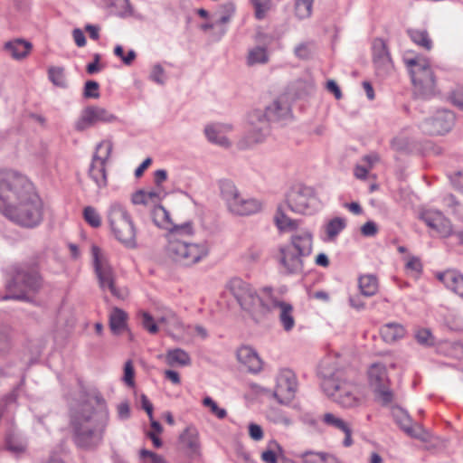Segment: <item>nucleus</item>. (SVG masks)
Returning <instances> with one entry per match:
<instances>
[{
	"label": "nucleus",
	"mask_w": 463,
	"mask_h": 463,
	"mask_svg": "<svg viewBox=\"0 0 463 463\" xmlns=\"http://www.w3.org/2000/svg\"><path fill=\"white\" fill-rule=\"evenodd\" d=\"M291 88L295 91V96L300 98L304 95L308 94L313 90L314 85L311 80L298 79L292 83Z\"/></svg>",
	"instance_id": "46"
},
{
	"label": "nucleus",
	"mask_w": 463,
	"mask_h": 463,
	"mask_svg": "<svg viewBox=\"0 0 463 463\" xmlns=\"http://www.w3.org/2000/svg\"><path fill=\"white\" fill-rule=\"evenodd\" d=\"M298 383L295 373L289 369H282L278 377L274 396L281 404L289 403L296 395Z\"/></svg>",
	"instance_id": "17"
},
{
	"label": "nucleus",
	"mask_w": 463,
	"mask_h": 463,
	"mask_svg": "<svg viewBox=\"0 0 463 463\" xmlns=\"http://www.w3.org/2000/svg\"><path fill=\"white\" fill-rule=\"evenodd\" d=\"M392 147L396 151H406L409 149L410 143L408 138L403 137H394L391 142Z\"/></svg>",
	"instance_id": "57"
},
{
	"label": "nucleus",
	"mask_w": 463,
	"mask_h": 463,
	"mask_svg": "<svg viewBox=\"0 0 463 463\" xmlns=\"http://www.w3.org/2000/svg\"><path fill=\"white\" fill-rule=\"evenodd\" d=\"M83 217L86 222L93 228H99L101 225V217L92 206H86L83 209Z\"/></svg>",
	"instance_id": "45"
},
{
	"label": "nucleus",
	"mask_w": 463,
	"mask_h": 463,
	"mask_svg": "<svg viewBox=\"0 0 463 463\" xmlns=\"http://www.w3.org/2000/svg\"><path fill=\"white\" fill-rule=\"evenodd\" d=\"M32 48V43L23 39L8 41L4 44V49L15 60L25 58L31 52Z\"/></svg>",
	"instance_id": "26"
},
{
	"label": "nucleus",
	"mask_w": 463,
	"mask_h": 463,
	"mask_svg": "<svg viewBox=\"0 0 463 463\" xmlns=\"http://www.w3.org/2000/svg\"><path fill=\"white\" fill-rule=\"evenodd\" d=\"M269 311L274 308L279 309V321L282 326V328L286 332H290L295 326V317L293 316V306L288 302L282 301L274 298L273 296H269Z\"/></svg>",
	"instance_id": "22"
},
{
	"label": "nucleus",
	"mask_w": 463,
	"mask_h": 463,
	"mask_svg": "<svg viewBox=\"0 0 463 463\" xmlns=\"http://www.w3.org/2000/svg\"><path fill=\"white\" fill-rule=\"evenodd\" d=\"M313 235L309 231L296 232L290 241L279 247L278 260L287 274H298L304 269V259L312 252Z\"/></svg>",
	"instance_id": "4"
},
{
	"label": "nucleus",
	"mask_w": 463,
	"mask_h": 463,
	"mask_svg": "<svg viewBox=\"0 0 463 463\" xmlns=\"http://www.w3.org/2000/svg\"><path fill=\"white\" fill-rule=\"evenodd\" d=\"M149 77L151 80L159 85H164L165 83V72L160 64L154 65Z\"/></svg>",
	"instance_id": "54"
},
{
	"label": "nucleus",
	"mask_w": 463,
	"mask_h": 463,
	"mask_svg": "<svg viewBox=\"0 0 463 463\" xmlns=\"http://www.w3.org/2000/svg\"><path fill=\"white\" fill-rule=\"evenodd\" d=\"M94 399L98 408L87 401L79 403L71 412L73 441L78 448L86 450L101 444L109 419L104 399L99 395Z\"/></svg>",
	"instance_id": "1"
},
{
	"label": "nucleus",
	"mask_w": 463,
	"mask_h": 463,
	"mask_svg": "<svg viewBox=\"0 0 463 463\" xmlns=\"http://www.w3.org/2000/svg\"><path fill=\"white\" fill-rule=\"evenodd\" d=\"M274 221L279 231H294L297 230L299 225L298 220H293L287 216L280 207L277 210Z\"/></svg>",
	"instance_id": "39"
},
{
	"label": "nucleus",
	"mask_w": 463,
	"mask_h": 463,
	"mask_svg": "<svg viewBox=\"0 0 463 463\" xmlns=\"http://www.w3.org/2000/svg\"><path fill=\"white\" fill-rule=\"evenodd\" d=\"M116 119L117 117L106 109L98 106H89L82 110L75 128L77 130L82 131L98 123H110Z\"/></svg>",
	"instance_id": "18"
},
{
	"label": "nucleus",
	"mask_w": 463,
	"mask_h": 463,
	"mask_svg": "<svg viewBox=\"0 0 463 463\" xmlns=\"http://www.w3.org/2000/svg\"><path fill=\"white\" fill-rule=\"evenodd\" d=\"M170 258L180 265L190 267L204 259L209 253V247L205 241L191 243L187 241L173 240L167 245Z\"/></svg>",
	"instance_id": "12"
},
{
	"label": "nucleus",
	"mask_w": 463,
	"mask_h": 463,
	"mask_svg": "<svg viewBox=\"0 0 463 463\" xmlns=\"http://www.w3.org/2000/svg\"><path fill=\"white\" fill-rule=\"evenodd\" d=\"M403 61L409 70L416 95L430 98L436 91V78L429 61L420 56H404Z\"/></svg>",
	"instance_id": "8"
},
{
	"label": "nucleus",
	"mask_w": 463,
	"mask_h": 463,
	"mask_svg": "<svg viewBox=\"0 0 463 463\" xmlns=\"http://www.w3.org/2000/svg\"><path fill=\"white\" fill-rule=\"evenodd\" d=\"M220 195L225 202L227 208L241 194L235 184L229 179L219 181Z\"/></svg>",
	"instance_id": "32"
},
{
	"label": "nucleus",
	"mask_w": 463,
	"mask_h": 463,
	"mask_svg": "<svg viewBox=\"0 0 463 463\" xmlns=\"http://www.w3.org/2000/svg\"><path fill=\"white\" fill-rule=\"evenodd\" d=\"M380 333L384 342L391 344L402 338L405 329L400 324L388 323L381 327Z\"/></svg>",
	"instance_id": "31"
},
{
	"label": "nucleus",
	"mask_w": 463,
	"mask_h": 463,
	"mask_svg": "<svg viewBox=\"0 0 463 463\" xmlns=\"http://www.w3.org/2000/svg\"><path fill=\"white\" fill-rule=\"evenodd\" d=\"M6 449L15 456H19L26 449V442L24 439L14 433L9 432L5 439Z\"/></svg>",
	"instance_id": "37"
},
{
	"label": "nucleus",
	"mask_w": 463,
	"mask_h": 463,
	"mask_svg": "<svg viewBox=\"0 0 463 463\" xmlns=\"http://www.w3.org/2000/svg\"><path fill=\"white\" fill-rule=\"evenodd\" d=\"M368 378L371 386L374 389L383 404L392 402L393 393L389 387V378L386 367L382 363H374L368 369Z\"/></svg>",
	"instance_id": "15"
},
{
	"label": "nucleus",
	"mask_w": 463,
	"mask_h": 463,
	"mask_svg": "<svg viewBox=\"0 0 463 463\" xmlns=\"http://www.w3.org/2000/svg\"><path fill=\"white\" fill-rule=\"evenodd\" d=\"M361 293L365 297H372L378 290V280L374 275H363L358 279Z\"/></svg>",
	"instance_id": "36"
},
{
	"label": "nucleus",
	"mask_w": 463,
	"mask_h": 463,
	"mask_svg": "<svg viewBox=\"0 0 463 463\" xmlns=\"http://www.w3.org/2000/svg\"><path fill=\"white\" fill-rule=\"evenodd\" d=\"M106 218L116 240L126 248L136 249L137 247V229L131 215L122 203H111L108 207Z\"/></svg>",
	"instance_id": "7"
},
{
	"label": "nucleus",
	"mask_w": 463,
	"mask_h": 463,
	"mask_svg": "<svg viewBox=\"0 0 463 463\" xmlns=\"http://www.w3.org/2000/svg\"><path fill=\"white\" fill-rule=\"evenodd\" d=\"M420 218L430 229L441 237L447 238L453 233L450 221L439 211H423Z\"/></svg>",
	"instance_id": "19"
},
{
	"label": "nucleus",
	"mask_w": 463,
	"mask_h": 463,
	"mask_svg": "<svg viewBox=\"0 0 463 463\" xmlns=\"http://www.w3.org/2000/svg\"><path fill=\"white\" fill-rule=\"evenodd\" d=\"M194 234V227L192 222H186L180 225L173 224L169 229L168 233V243H171L173 240L185 241L184 236H191Z\"/></svg>",
	"instance_id": "35"
},
{
	"label": "nucleus",
	"mask_w": 463,
	"mask_h": 463,
	"mask_svg": "<svg viewBox=\"0 0 463 463\" xmlns=\"http://www.w3.org/2000/svg\"><path fill=\"white\" fill-rule=\"evenodd\" d=\"M13 346L11 330L6 326H0V359L7 357Z\"/></svg>",
	"instance_id": "40"
},
{
	"label": "nucleus",
	"mask_w": 463,
	"mask_h": 463,
	"mask_svg": "<svg viewBox=\"0 0 463 463\" xmlns=\"http://www.w3.org/2000/svg\"><path fill=\"white\" fill-rule=\"evenodd\" d=\"M323 421L326 425L334 427L341 431H345L346 429L349 428L347 422H345L343 419L330 412H327L323 416Z\"/></svg>",
	"instance_id": "48"
},
{
	"label": "nucleus",
	"mask_w": 463,
	"mask_h": 463,
	"mask_svg": "<svg viewBox=\"0 0 463 463\" xmlns=\"http://www.w3.org/2000/svg\"><path fill=\"white\" fill-rule=\"evenodd\" d=\"M100 59V54L95 53L93 55V61L89 63L86 67V71L89 74H95L100 71V67L99 65Z\"/></svg>",
	"instance_id": "64"
},
{
	"label": "nucleus",
	"mask_w": 463,
	"mask_h": 463,
	"mask_svg": "<svg viewBox=\"0 0 463 463\" xmlns=\"http://www.w3.org/2000/svg\"><path fill=\"white\" fill-rule=\"evenodd\" d=\"M295 55L299 59H308L311 56V49L307 43H300L295 47Z\"/></svg>",
	"instance_id": "59"
},
{
	"label": "nucleus",
	"mask_w": 463,
	"mask_h": 463,
	"mask_svg": "<svg viewBox=\"0 0 463 463\" xmlns=\"http://www.w3.org/2000/svg\"><path fill=\"white\" fill-rule=\"evenodd\" d=\"M152 219L156 226L168 231L173 225L169 213L162 205H156L153 209Z\"/></svg>",
	"instance_id": "38"
},
{
	"label": "nucleus",
	"mask_w": 463,
	"mask_h": 463,
	"mask_svg": "<svg viewBox=\"0 0 463 463\" xmlns=\"http://www.w3.org/2000/svg\"><path fill=\"white\" fill-rule=\"evenodd\" d=\"M141 323L143 327L150 334H156L158 331V325L155 322L153 317L147 312L141 313Z\"/></svg>",
	"instance_id": "53"
},
{
	"label": "nucleus",
	"mask_w": 463,
	"mask_h": 463,
	"mask_svg": "<svg viewBox=\"0 0 463 463\" xmlns=\"http://www.w3.org/2000/svg\"><path fill=\"white\" fill-rule=\"evenodd\" d=\"M112 148L113 144L111 141L103 140L97 145L96 152L93 155L89 168V176L99 189L105 188L108 185L106 163L111 155Z\"/></svg>",
	"instance_id": "14"
},
{
	"label": "nucleus",
	"mask_w": 463,
	"mask_h": 463,
	"mask_svg": "<svg viewBox=\"0 0 463 463\" xmlns=\"http://www.w3.org/2000/svg\"><path fill=\"white\" fill-rule=\"evenodd\" d=\"M203 404L208 407L213 414L222 420L227 416V411L223 408H220L218 404L209 396L203 400Z\"/></svg>",
	"instance_id": "51"
},
{
	"label": "nucleus",
	"mask_w": 463,
	"mask_h": 463,
	"mask_svg": "<svg viewBox=\"0 0 463 463\" xmlns=\"http://www.w3.org/2000/svg\"><path fill=\"white\" fill-rule=\"evenodd\" d=\"M406 33L410 39L419 47L426 51H430L432 49V40L430 39L427 30L409 28Z\"/></svg>",
	"instance_id": "29"
},
{
	"label": "nucleus",
	"mask_w": 463,
	"mask_h": 463,
	"mask_svg": "<svg viewBox=\"0 0 463 463\" xmlns=\"http://www.w3.org/2000/svg\"><path fill=\"white\" fill-rule=\"evenodd\" d=\"M36 193L33 183L13 169L0 170V211Z\"/></svg>",
	"instance_id": "6"
},
{
	"label": "nucleus",
	"mask_w": 463,
	"mask_h": 463,
	"mask_svg": "<svg viewBox=\"0 0 463 463\" xmlns=\"http://www.w3.org/2000/svg\"><path fill=\"white\" fill-rule=\"evenodd\" d=\"M405 267L407 269L415 271L417 273L421 272L422 270V264L420 260V258L415 256H410L408 260H406Z\"/></svg>",
	"instance_id": "58"
},
{
	"label": "nucleus",
	"mask_w": 463,
	"mask_h": 463,
	"mask_svg": "<svg viewBox=\"0 0 463 463\" xmlns=\"http://www.w3.org/2000/svg\"><path fill=\"white\" fill-rule=\"evenodd\" d=\"M415 338L420 345L432 346L435 344V338L431 332L427 328H420L415 332Z\"/></svg>",
	"instance_id": "50"
},
{
	"label": "nucleus",
	"mask_w": 463,
	"mask_h": 463,
	"mask_svg": "<svg viewBox=\"0 0 463 463\" xmlns=\"http://www.w3.org/2000/svg\"><path fill=\"white\" fill-rule=\"evenodd\" d=\"M0 212L16 225L26 229L38 227L44 217L43 203L37 192Z\"/></svg>",
	"instance_id": "5"
},
{
	"label": "nucleus",
	"mask_w": 463,
	"mask_h": 463,
	"mask_svg": "<svg viewBox=\"0 0 463 463\" xmlns=\"http://www.w3.org/2000/svg\"><path fill=\"white\" fill-rule=\"evenodd\" d=\"M255 8V17L262 20L271 7V0H250Z\"/></svg>",
	"instance_id": "49"
},
{
	"label": "nucleus",
	"mask_w": 463,
	"mask_h": 463,
	"mask_svg": "<svg viewBox=\"0 0 463 463\" xmlns=\"http://www.w3.org/2000/svg\"><path fill=\"white\" fill-rule=\"evenodd\" d=\"M234 14L235 5L233 3L228 2L220 6L219 10L216 13V14L218 15V18L216 19V24H221V36H223L226 33L227 28L225 27V25L231 22Z\"/></svg>",
	"instance_id": "30"
},
{
	"label": "nucleus",
	"mask_w": 463,
	"mask_h": 463,
	"mask_svg": "<svg viewBox=\"0 0 463 463\" xmlns=\"http://www.w3.org/2000/svg\"><path fill=\"white\" fill-rule=\"evenodd\" d=\"M249 434L252 439L260 440L263 438L262 428L258 424L250 423L249 425Z\"/></svg>",
	"instance_id": "63"
},
{
	"label": "nucleus",
	"mask_w": 463,
	"mask_h": 463,
	"mask_svg": "<svg viewBox=\"0 0 463 463\" xmlns=\"http://www.w3.org/2000/svg\"><path fill=\"white\" fill-rule=\"evenodd\" d=\"M346 226L345 220L342 217L333 218L326 227V232L330 240L336 237Z\"/></svg>",
	"instance_id": "43"
},
{
	"label": "nucleus",
	"mask_w": 463,
	"mask_h": 463,
	"mask_svg": "<svg viewBox=\"0 0 463 463\" xmlns=\"http://www.w3.org/2000/svg\"><path fill=\"white\" fill-rule=\"evenodd\" d=\"M455 124V115L448 109L438 110L435 115L420 124L422 133L437 136L449 132Z\"/></svg>",
	"instance_id": "16"
},
{
	"label": "nucleus",
	"mask_w": 463,
	"mask_h": 463,
	"mask_svg": "<svg viewBox=\"0 0 463 463\" xmlns=\"http://www.w3.org/2000/svg\"><path fill=\"white\" fill-rule=\"evenodd\" d=\"M291 118L288 101L275 99L265 111L253 109L248 115V129L245 136L247 146L262 143L269 134V122L287 120Z\"/></svg>",
	"instance_id": "2"
},
{
	"label": "nucleus",
	"mask_w": 463,
	"mask_h": 463,
	"mask_svg": "<svg viewBox=\"0 0 463 463\" xmlns=\"http://www.w3.org/2000/svg\"><path fill=\"white\" fill-rule=\"evenodd\" d=\"M93 268L98 279L99 288L102 292L109 291L118 299H125L127 291L116 286V275L108 259L101 253L100 249L93 245L91 247Z\"/></svg>",
	"instance_id": "11"
},
{
	"label": "nucleus",
	"mask_w": 463,
	"mask_h": 463,
	"mask_svg": "<svg viewBox=\"0 0 463 463\" xmlns=\"http://www.w3.org/2000/svg\"><path fill=\"white\" fill-rule=\"evenodd\" d=\"M392 415L396 424L408 436L415 439L421 438V426L418 423L413 424L412 419L406 411L401 407L396 406L392 409Z\"/></svg>",
	"instance_id": "21"
},
{
	"label": "nucleus",
	"mask_w": 463,
	"mask_h": 463,
	"mask_svg": "<svg viewBox=\"0 0 463 463\" xmlns=\"http://www.w3.org/2000/svg\"><path fill=\"white\" fill-rule=\"evenodd\" d=\"M299 457L303 463H341L336 457L326 452L307 450L301 453Z\"/></svg>",
	"instance_id": "33"
},
{
	"label": "nucleus",
	"mask_w": 463,
	"mask_h": 463,
	"mask_svg": "<svg viewBox=\"0 0 463 463\" xmlns=\"http://www.w3.org/2000/svg\"><path fill=\"white\" fill-rule=\"evenodd\" d=\"M204 133L207 139L212 143L222 146H228L230 145L228 138L220 132L216 126H207L204 129Z\"/></svg>",
	"instance_id": "42"
},
{
	"label": "nucleus",
	"mask_w": 463,
	"mask_h": 463,
	"mask_svg": "<svg viewBox=\"0 0 463 463\" xmlns=\"http://www.w3.org/2000/svg\"><path fill=\"white\" fill-rule=\"evenodd\" d=\"M229 212L238 216H247L259 213L261 203L251 197H244L241 194L227 208Z\"/></svg>",
	"instance_id": "23"
},
{
	"label": "nucleus",
	"mask_w": 463,
	"mask_h": 463,
	"mask_svg": "<svg viewBox=\"0 0 463 463\" xmlns=\"http://www.w3.org/2000/svg\"><path fill=\"white\" fill-rule=\"evenodd\" d=\"M316 202L315 190L304 184L292 186L286 194V203L288 209L298 214L312 213Z\"/></svg>",
	"instance_id": "13"
},
{
	"label": "nucleus",
	"mask_w": 463,
	"mask_h": 463,
	"mask_svg": "<svg viewBox=\"0 0 463 463\" xmlns=\"http://www.w3.org/2000/svg\"><path fill=\"white\" fill-rule=\"evenodd\" d=\"M269 61V54L267 47L265 46H254L248 51L246 57V64L248 66L264 65Z\"/></svg>",
	"instance_id": "27"
},
{
	"label": "nucleus",
	"mask_w": 463,
	"mask_h": 463,
	"mask_svg": "<svg viewBox=\"0 0 463 463\" xmlns=\"http://www.w3.org/2000/svg\"><path fill=\"white\" fill-rule=\"evenodd\" d=\"M438 279L447 288L463 298V275L456 270H447L438 275Z\"/></svg>",
	"instance_id": "25"
},
{
	"label": "nucleus",
	"mask_w": 463,
	"mask_h": 463,
	"mask_svg": "<svg viewBox=\"0 0 463 463\" xmlns=\"http://www.w3.org/2000/svg\"><path fill=\"white\" fill-rule=\"evenodd\" d=\"M449 99L454 106L463 110V86H457L452 90Z\"/></svg>",
	"instance_id": "55"
},
{
	"label": "nucleus",
	"mask_w": 463,
	"mask_h": 463,
	"mask_svg": "<svg viewBox=\"0 0 463 463\" xmlns=\"http://www.w3.org/2000/svg\"><path fill=\"white\" fill-rule=\"evenodd\" d=\"M99 84L95 80H88L85 82L83 90V97L85 99H98L99 98Z\"/></svg>",
	"instance_id": "52"
},
{
	"label": "nucleus",
	"mask_w": 463,
	"mask_h": 463,
	"mask_svg": "<svg viewBox=\"0 0 463 463\" xmlns=\"http://www.w3.org/2000/svg\"><path fill=\"white\" fill-rule=\"evenodd\" d=\"M165 362L169 366H187L191 364V357L181 348L169 349L165 354Z\"/></svg>",
	"instance_id": "28"
},
{
	"label": "nucleus",
	"mask_w": 463,
	"mask_h": 463,
	"mask_svg": "<svg viewBox=\"0 0 463 463\" xmlns=\"http://www.w3.org/2000/svg\"><path fill=\"white\" fill-rule=\"evenodd\" d=\"M238 361L244 364L249 372L259 373L262 368V362L258 354L250 346H242L237 351Z\"/></svg>",
	"instance_id": "24"
},
{
	"label": "nucleus",
	"mask_w": 463,
	"mask_h": 463,
	"mask_svg": "<svg viewBox=\"0 0 463 463\" xmlns=\"http://www.w3.org/2000/svg\"><path fill=\"white\" fill-rule=\"evenodd\" d=\"M128 314L121 308L114 307L109 315V327L115 334L118 335L127 326Z\"/></svg>",
	"instance_id": "34"
},
{
	"label": "nucleus",
	"mask_w": 463,
	"mask_h": 463,
	"mask_svg": "<svg viewBox=\"0 0 463 463\" xmlns=\"http://www.w3.org/2000/svg\"><path fill=\"white\" fill-rule=\"evenodd\" d=\"M9 279L6 282L8 294L3 299L31 301L43 286V279L34 267L26 263H15L6 269Z\"/></svg>",
	"instance_id": "3"
},
{
	"label": "nucleus",
	"mask_w": 463,
	"mask_h": 463,
	"mask_svg": "<svg viewBox=\"0 0 463 463\" xmlns=\"http://www.w3.org/2000/svg\"><path fill=\"white\" fill-rule=\"evenodd\" d=\"M228 288L241 307L258 321L269 312V304L264 302L248 282L240 278H233L228 284Z\"/></svg>",
	"instance_id": "10"
},
{
	"label": "nucleus",
	"mask_w": 463,
	"mask_h": 463,
	"mask_svg": "<svg viewBox=\"0 0 463 463\" xmlns=\"http://www.w3.org/2000/svg\"><path fill=\"white\" fill-rule=\"evenodd\" d=\"M373 61L379 73L385 74L392 68V61L386 43L376 38L372 44Z\"/></svg>",
	"instance_id": "20"
},
{
	"label": "nucleus",
	"mask_w": 463,
	"mask_h": 463,
	"mask_svg": "<svg viewBox=\"0 0 463 463\" xmlns=\"http://www.w3.org/2000/svg\"><path fill=\"white\" fill-rule=\"evenodd\" d=\"M314 0H295V14L299 19L308 18L312 14Z\"/></svg>",
	"instance_id": "44"
},
{
	"label": "nucleus",
	"mask_w": 463,
	"mask_h": 463,
	"mask_svg": "<svg viewBox=\"0 0 463 463\" xmlns=\"http://www.w3.org/2000/svg\"><path fill=\"white\" fill-rule=\"evenodd\" d=\"M452 186L463 194V172L458 171L449 176Z\"/></svg>",
	"instance_id": "62"
},
{
	"label": "nucleus",
	"mask_w": 463,
	"mask_h": 463,
	"mask_svg": "<svg viewBox=\"0 0 463 463\" xmlns=\"http://www.w3.org/2000/svg\"><path fill=\"white\" fill-rule=\"evenodd\" d=\"M134 375H135V372H134L133 364L130 360H128L126 362V364L124 365V376H123V381L128 386L133 387L135 385Z\"/></svg>",
	"instance_id": "56"
},
{
	"label": "nucleus",
	"mask_w": 463,
	"mask_h": 463,
	"mask_svg": "<svg viewBox=\"0 0 463 463\" xmlns=\"http://www.w3.org/2000/svg\"><path fill=\"white\" fill-rule=\"evenodd\" d=\"M378 232L377 225L373 221L366 222L362 227H361V232L364 236L366 237H373Z\"/></svg>",
	"instance_id": "61"
},
{
	"label": "nucleus",
	"mask_w": 463,
	"mask_h": 463,
	"mask_svg": "<svg viewBox=\"0 0 463 463\" xmlns=\"http://www.w3.org/2000/svg\"><path fill=\"white\" fill-rule=\"evenodd\" d=\"M325 393L344 408L358 407L363 402L359 387L338 376V373L325 376L321 383Z\"/></svg>",
	"instance_id": "9"
},
{
	"label": "nucleus",
	"mask_w": 463,
	"mask_h": 463,
	"mask_svg": "<svg viewBox=\"0 0 463 463\" xmlns=\"http://www.w3.org/2000/svg\"><path fill=\"white\" fill-rule=\"evenodd\" d=\"M182 441L194 453L199 450L198 432L194 428L188 427L181 436Z\"/></svg>",
	"instance_id": "41"
},
{
	"label": "nucleus",
	"mask_w": 463,
	"mask_h": 463,
	"mask_svg": "<svg viewBox=\"0 0 463 463\" xmlns=\"http://www.w3.org/2000/svg\"><path fill=\"white\" fill-rule=\"evenodd\" d=\"M50 80L56 86L66 87V79L64 70L61 67H52L48 71Z\"/></svg>",
	"instance_id": "47"
},
{
	"label": "nucleus",
	"mask_w": 463,
	"mask_h": 463,
	"mask_svg": "<svg viewBox=\"0 0 463 463\" xmlns=\"http://www.w3.org/2000/svg\"><path fill=\"white\" fill-rule=\"evenodd\" d=\"M140 458L142 459L149 458L151 463H165V460L162 456L147 449L140 450Z\"/></svg>",
	"instance_id": "60"
}]
</instances>
